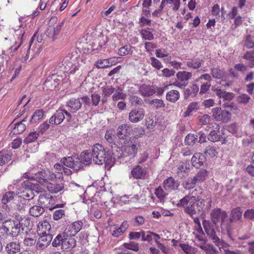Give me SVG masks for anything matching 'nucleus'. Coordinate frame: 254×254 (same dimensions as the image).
<instances>
[{"label": "nucleus", "mask_w": 254, "mask_h": 254, "mask_svg": "<svg viewBox=\"0 0 254 254\" xmlns=\"http://www.w3.org/2000/svg\"><path fill=\"white\" fill-rule=\"evenodd\" d=\"M92 160V152L87 150L81 152L80 157L78 155L64 157L61 159V162L64 166L78 171L83 169V165H90Z\"/></svg>", "instance_id": "obj_1"}, {"label": "nucleus", "mask_w": 254, "mask_h": 254, "mask_svg": "<svg viewBox=\"0 0 254 254\" xmlns=\"http://www.w3.org/2000/svg\"><path fill=\"white\" fill-rule=\"evenodd\" d=\"M228 217V213L219 208L213 209L210 213L211 221L215 227L217 228L218 223L220 222V226L222 233L226 234L230 239L233 241L234 239L231 234L232 224H230Z\"/></svg>", "instance_id": "obj_2"}, {"label": "nucleus", "mask_w": 254, "mask_h": 254, "mask_svg": "<svg viewBox=\"0 0 254 254\" xmlns=\"http://www.w3.org/2000/svg\"><path fill=\"white\" fill-rule=\"evenodd\" d=\"M93 161L95 164L102 165L103 163L111 164L113 162L111 152L106 151L105 148L101 144L97 143L92 147Z\"/></svg>", "instance_id": "obj_3"}, {"label": "nucleus", "mask_w": 254, "mask_h": 254, "mask_svg": "<svg viewBox=\"0 0 254 254\" xmlns=\"http://www.w3.org/2000/svg\"><path fill=\"white\" fill-rule=\"evenodd\" d=\"M21 185L24 190L22 191L18 192L17 198L25 199L28 202L34 198L35 196L34 191L36 192L41 191L42 188L37 183H32L30 180L23 182Z\"/></svg>", "instance_id": "obj_4"}, {"label": "nucleus", "mask_w": 254, "mask_h": 254, "mask_svg": "<svg viewBox=\"0 0 254 254\" xmlns=\"http://www.w3.org/2000/svg\"><path fill=\"white\" fill-rule=\"evenodd\" d=\"M178 206L184 208V211L190 216L194 214L200 213V205L198 201L194 200H189L188 197H184L181 199L177 204Z\"/></svg>", "instance_id": "obj_5"}, {"label": "nucleus", "mask_w": 254, "mask_h": 254, "mask_svg": "<svg viewBox=\"0 0 254 254\" xmlns=\"http://www.w3.org/2000/svg\"><path fill=\"white\" fill-rule=\"evenodd\" d=\"M23 221L29 222V220L26 219L24 220L22 219L21 221L9 219L4 221L5 224V229H6V230L8 231L9 236L12 237H16L19 235L21 230L23 231L24 230L22 225Z\"/></svg>", "instance_id": "obj_6"}, {"label": "nucleus", "mask_w": 254, "mask_h": 254, "mask_svg": "<svg viewBox=\"0 0 254 254\" xmlns=\"http://www.w3.org/2000/svg\"><path fill=\"white\" fill-rule=\"evenodd\" d=\"M56 18H52L49 23V25L45 31V35L46 36L50 39H52L54 41L57 39V36L59 34L62 27L63 26L64 21L63 20L61 22H59L56 26H54V22H55Z\"/></svg>", "instance_id": "obj_7"}, {"label": "nucleus", "mask_w": 254, "mask_h": 254, "mask_svg": "<svg viewBox=\"0 0 254 254\" xmlns=\"http://www.w3.org/2000/svg\"><path fill=\"white\" fill-rule=\"evenodd\" d=\"M64 119L68 122L71 120V116L69 113L64 109H58L54 114L50 118L49 123L52 125H60Z\"/></svg>", "instance_id": "obj_8"}, {"label": "nucleus", "mask_w": 254, "mask_h": 254, "mask_svg": "<svg viewBox=\"0 0 254 254\" xmlns=\"http://www.w3.org/2000/svg\"><path fill=\"white\" fill-rule=\"evenodd\" d=\"M212 117L214 119L218 122L227 123L231 119V113L230 111L222 110L221 108H214L212 109Z\"/></svg>", "instance_id": "obj_9"}, {"label": "nucleus", "mask_w": 254, "mask_h": 254, "mask_svg": "<svg viewBox=\"0 0 254 254\" xmlns=\"http://www.w3.org/2000/svg\"><path fill=\"white\" fill-rule=\"evenodd\" d=\"M40 236L37 243L36 247L38 249L43 250L46 248L52 241L53 236L50 232H38Z\"/></svg>", "instance_id": "obj_10"}, {"label": "nucleus", "mask_w": 254, "mask_h": 254, "mask_svg": "<svg viewBox=\"0 0 254 254\" xmlns=\"http://www.w3.org/2000/svg\"><path fill=\"white\" fill-rule=\"evenodd\" d=\"M144 115L145 111L143 108L135 107L129 112L128 120L131 123H137L143 120Z\"/></svg>", "instance_id": "obj_11"}, {"label": "nucleus", "mask_w": 254, "mask_h": 254, "mask_svg": "<svg viewBox=\"0 0 254 254\" xmlns=\"http://www.w3.org/2000/svg\"><path fill=\"white\" fill-rule=\"evenodd\" d=\"M83 225L81 220H77L72 223L69 222L65 228L66 233L70 236H75L80 230Z\"/></svg>", "instance_id": "obj_12"}, {"label": "nucleus", "mask_w": 254, "mask_h": 254, "mask_svg": "<svg viewBox=\"0 0 254 254\" xmlns=\"http://www.w3.org/2000/svg\"><path fill=\"white\" fill-rule=\"evenodd\" d=\"M53 201V197L49 194H41L39 196L38 200V204L42 207L43 208H47L50 210H52L54 207L51 203Z\"/></svg>", "instance_id": "obj_13"}, {"label": "nucleus", "mask_w": 254, "mask_h": 254, "mask_svg": "<svg viewBox=\"0 0 254 254\" xmlns=\"http://www.w3.org/2000/svg\"><path fill=\"white\" fill-rule=\"evenodd\" d=\"M197 201H198V204L200 207V213H206L209 211L211 208L212 203L210 195L206 196L205 199H198Z\"/></svg>", "instance_id": "obj_14"}, {"label": "nucleus", "mask_w": 254, "mask_h": 254, "mask_svg": "<svg viewBox=\"0 0 254 254\" xmlns=\"http://www.w3.org/2000/svg\"><path fill=\"white\" fill-rule=\"evenodd\" d=\"M68 233H65V237L62 243V249L64 250H68L73 248L76 246V240L73 238V236H68Z\"/></svg>", "instance_id": "obj_15"}, {"label": "nucleus", "mask_w": 254, "mask_h": 254, "mask_svg": "<svg viewBox=\"0 0 254 254\" xmlns=\"http://www.w3.org/2000/svg\"><path fill=\"white\" fill-rule=\"evenodd\" d=\"M131 127L129 125L125 124L119 127L117 135L121 139H125L129 135Z\"/></svg>", "instance_id": "obj_16"}, {"label": "nucleus", "mask_w": 254, "mask_h": 254, "mask_svg": "<svg viewBox=\"0 0 254 254\" xmlns=\"http://www.w3.org/2000/svg\"><path fill=\"white\" fill-rule=\"evenodd\" d=\"M243 210L241 207H237L232 209L230 215V224L237 221H240L242 218Z\"/></svg>", "instance_id": "obj_17"}, {"label": "nucleus", "mask_w": 254, "mask_h": 254, "mask_svg": "<svg viewBox=\"0 0 254 254\" xmlns=\"http://www.w3.org/2000/svg\"><path fill=\"white\" fill-rule=\"evenodd\" d=\"M64 188V184L61 181L58 182L49 183L47 184L48 190L53 193H56L63 190Z\"/></svg>", "instance_id": "obj_18"}, {"label": "nucleus", "mask_w": 254, "mask_h": 254, "mask_svg": "<svg viewBox=\"0 0 254 254\" xmlns=\"http://www.w3.org/2000/svg\"><path fill=\"white\" fill-rule=\"evenodd\" d=\"M139 92L143 96L149 97L155 93V88L152 85L142 84L139 88Z\"/></svg>", "instance_id": "obj_19"}, {"label": "nucleus", "mask_w": 254, "mask_h": 254, "mask_svg": "<svg viewBox=\"0 0 254 254\" xmlns=\"http://www.w3.org/2000/svg\"><path fill=\"white\" fill-rule=\"evenodd\" d=\"M205 160V157L202 153H197L193 155L191 159V162L192 166L198 168H200L203 165Z\"/></svg>", "instance_id": "obj_20"}, {"label": "nucleus", "mask_w": 254, "mask_h": 254, "mask_svg": "<svg viewBox=\"0 0 254 254\" xmlns=\"http://www.w3.org/2000/svg\"><path fill=\"white\" fill-rule=\"evenodd\" d=\"M20 243L17 241L11 242L6 244L5 251L8 254H14L19 252Z\"/></svg>", "instance_id": "obj_21"}, {"label": "nucleus", "mask_w": 254, "mask_h": 254, "mask_svg": "<svg viewBox=\"0 0 254 254\" xmlns=\"http://www.w3.org/2000/svg\"><path fill=\"white\" fill-rule=\"evenodd\" d=\"M179 186L178 182L176 181L172 177H169L165 180L163 183V187L166 190H176Z\"/></svg>", "instance_id": "obj_22"}, {"label": "nucleus", "mask_w": 254, "mask_h": 254, "mask_svg": "<svg viewBox=\"0 0 254 254\" xmlns=\"http://www.w3.org/2000/svg\"><path fill=\"white\" fill-rule=\"evenodd\" d=\"M111 146L112 147L111 155L113 158V162L112 163H114L117 159H120L126 156L124 152L123 151L121 148L118 147L116 144H114V146L111 145Z\"/></svg>", "instance_id": "obj_23"}, {"label": "nucleus", "mask_w": 254, "mask_h": 254, "mask_svg": "<svg viewBox=\"0 0 254 254\" xmlns=\"http://www.w3.org/2000/svg\"><path fill=\"white\" fill-rule=\"evenodd\" d=\"M81 105L79 98H72L67 102L69 110L72 113H75L80 109Z\"/></svg>", "instance_id": "obj_24"}, {"label": "nucleus", "mask_w": 254, "mask_h": 254, "mask_svg": "<svg viewBox=\"0 0 254 254\" xmlns=\"http://www.w3.org/2000/svg\"><path fill=\"white\" fill-rule=\"evenodd\" d=\"M55 75L53 74L52 77H48L44 83V85L50 90H53L56 89L59 85V80L57 78H53Z\"/></svg>", "instance_id": "obj_25"}, {"label": "nucleus", "mask_w": 254, "mask_h": 254, "mask_svg": "<svg viewBox=\"0 0 254 254\" xmlns=\"http://www.w3.org/2000/svg\"><path fill=\"white\" fill-rule=\"evenodd\" d=\"M79 59L78 60H71V61L67 63L65 61L64 62L65 67L69 73L73 74L77 69H78L79 66Z\"/></svg>", "instance_id": "obj_26"}, {"label": "nucleus", "mask_w": 254, "mask_h": 254, "mask_svg": "<svg viewBox=\"0 0 254 254\" xmlns=\"http://www.w3.org/2000/svg\"><path fill=\"white\" fill-rule=\"evenodd\" d=\"M203 63V60L198 58H194L188 60L186 64L189 67L193 69H197L202 66Z\"/></svg>", "instance_id": "obj_27"}, {"label": "nucleus", "mask_w": 254, "mask_h": 254, "mask_svg": "<svg viewBox=\"0 0 254 254\" xmlns=\"http://www.w3.org/2000/svg\"><path fill=\"white\" fill-rule=\"evenodd\" d=\"M131 173L134 178L139 179L145 177L146 171L144 169L138 165L131 170Z\"/></svg>", "instance_id": "obj_28"}, {"label": "nucleus", "mask_w": 254, "mask_h": 254, "mask_svg": "<svg viewBox=\"0 0 254 254\" xmlns=\"http://www.w3.org/2000/svg\"><path fill=\"white\" fill-rule=\"evenodd\" d=\"M180 97V92L177 90H171L166 95V100L171 103H175Z\"/></svg>", "instance_id": "obj_29"}, {"label": "nucleus", "mask_w": 254, "mask_h": 254, "mask_svg": "<svg viewBox=\"0 0 254 254\" xmlns=\"http://www.w3.org/2000/svg\"><path fill=\"white\" fill-rule=\"evenodd\" d=\"M178 80L184 83H188V81L192 77V73L190 72L186 71H179L176 74Z\"/></svg>", "instance_id": "obj_30"}, {"label": "nucleus", "mask_w": 254, "mask_h": 254, "mask_svg": "<svg viewBox=\"0 0 254 254\" xmlns=\"http://www.w3.org/2000/svg\"><path fill=\"white\" fill-rule=\"evenodd\" d=\"M199 91L198 85L195 84H192L190 88H186L184 90V95L187 97H195Z\"/></svg>", "instance_id": "obj_31"}, {"label": "nucleus", "mask_w": 254, "mask_h": 254, "mask_svg": "<svg viewBox=\"0 0 254 254\" xmlns=\"http://www.w3.org/2000/svg\"><path fill=\"white\" fill-rule=\"evenodd\" d=\"M114 62L111 58L100 60L96 62L95 65L98 68H108L112 65Z\"/></svg>", "instance_id": "obj_32"}, {"label": "nucleus", "mask_w": 254, "mask_h": 254, "mask_svg": "<svg viewBox=\"0 0 254 254\" xmlns=\"http://www.w3.org/2000/svg\"><path fill=\"white\" fill-rule=\"evenodd\" d=\"M44 211V208L39 205H35L29 208L30 214L33 217H38L41 215Z\"/></svg>", "instance_id": "obj_33"}, {"label": "nucleus", "mask_w": 254, "mask_h": 254, "mask_svg": "<svg viewBox=\"0 0 254 254\" xmlns=\"http://www.w3.org/2000/svg\"><path fill=\"white\" fill-rule=\"evenodd\" d=\"M202 224L205 232L208 237L212 236L216 233V229L214 226L211 224L209 222L204 220L203 221Z\"/></svg>", "instance_id": "obj_34"}, {"label": "nucleus", "mask_w": 254, "mask_h": 254, "mask_svg": "<svg viewBox=\"0 0 254 254\" xmlns=\"http://www.w3.org/2000/svg\"><path fill=\"white\" fill-rule=\"evenodd\" d=\"M26 118H24L22 121L17 123L15 124L11 132L14 134H17L22 133L26 128L25 125L23 123L26 121Z\"/></svg>", "instance_id": "obj_35"}, {"label": "nucleus", "mask_w": 254, "mask_h": 254, "mask_svg": "<svg viewBox=\"0 0 254 254\" xmlns=\"http://www.w3.org/2000/svg\"><path fill=\"white\" fill-rule=\"evenodd\" d=\"M46 174L47 172L45 170L39 171L35 173L32 179L40 184H44L46 182Z\"/></svg>", "instance_id": "obj_36"}, {"label": "nucleus", "mask_w": 254, "mask_h": 254, "mask_svg": "<svg viewBox=\"0 0 254 254\" xmlns=\"http://www.w3.org/2000/svg\"><path fill=\"white\" fill-rule=\"evenodd\" d=\"M171 3L174 4L173 10L177 11L180 6V0H162L159 8L163 9L167 4Z\"/></svg>", "instance_id": "obj_37"}, {"label": "nucleus", "mask_w": 254, "mask_h": 254, "mask_svg": "<svg viewBox=\"0 0 254 254\" xmlns=\"http://www.w3.org/2000/svg\"><path fill=\"white\" fill-rule=\"evenodd\" d=\"M127 95L123 91V89L118 87L115 88L114 92L112 96V99L113 101H117L120 99L124 100L126 99Z\"/></svg>", "instance_id": "obj_38"}, {"label": "nucleus", "mask_w": 254, "mask_h": 254, "mask_svg": "<svg viewBox=\"0 0 254 254\" xmlns=\"http://www.w3.org/2000/svg\"><path fill=\"white\" fill-rule=\"evenodd\" d=\"M199 107L198 103H190L188 106L187 111L184 113V117H189L191 115V113L196 112L199 109Z\"/></svg>", "instance_id": "obj_39"}, {"label": "nucleus", "mask_w": 254, "mask_h": 254, "mask_svg": "<svg viewBox=\"0 0 254 254\" xmlns=\"http://www.w3.org/2000/svg\"><path fill=\"white\" fill-rule=\"evenodd\" d=\"M202 192V190L200 188L194 189L192 190L191 192L185 197H188L189 200H197L198 199L200 198L199 197Z\"/></svg>", "instance_id": "obj_40"}, {"label": "nucleus", "mask_w": 254, "mask_h": 254, "mask_svg": "<svg viewBox=\"0 0 254 254\" xmlns=\"http://www.w3.org/2000/svg\"><path fill=\"white\" fill-rule=\"evenodd\" d=\"M125 155H131L134 157L137 153L136 145L131 143L128 145H126L124 148Z\"/></svg>", "instance_id": "obj_41"}, {"label": "nucleus", "mask_w": 254, "mask_h": 254, "mask_svg": "<svg viewBox=\"0 0 254 254\" xmlns=\"http://www.w3.org/2000/svg\"><path fill=\"white\" fill-rule=\"evenodd\" d=\"M44 116V111L42 109L36 110L32 116L30 122L36 123L39 122L42 119Z\"/></svg>", "instance_id": "obj_42"}, {"label": "nucleus", "mask_w": 254, "mask_h": 254, "mask_svg": "<svg viewBox=\"0 0 254 254\" xmlns=\"http://www.w3.org/2000/svg\"><path fill=\"white\" fill-rule=\"evenodd\" d=\"M17 198V194H15L13 191H8L5 193L1 199V202L3 204H6L11 200Z\"/></svg>", "instance_id": "obj_43"}, {"label": "nucleus", "mask_w": 254, "mask_h": 254, "mask_svg": "<svg viewBox=\"0 0 254 254\" xmlns=\"http://www.w3.org/2000/svg\"><path fill=\"white\" fill-rule=\"evenodd\" d=\"M200 248L203 250L206 254H217L218 250L212 245H200Z\"/></svg>", "instance_id": "obj_44"}, {"label": "nucleus", "mask_w": 254, "mask_h": 254, "mask_svg": "<svg viewBox=\"0 0 254 254\" xmlns=\"http://www.w3.org/2000/svg\"><path fill=\"white\" fill-rule=\"evenodd\" d=\"M65 232L59 234L56 237L52 243L53 247H57L61 246V248L62 247V243L64 241V238L65 237Z\"/></svg>", "instance_id": "obj_45"}, {"label": "nucleus", "mask_w": 254, "mask_h": 254, "mask_svg": "<svg viewBox=\"0 0 254 254\" xmlns=\"http://www.w3.org/2000/svg\"><path fill=\"white\" fill-rule=\"evenodd\" d=\"M243 57L245 59L249 61V67H254V49H253L251 51L246 52Z\"/></svg>", "instance_id": "obj_46"}, {"label": "nucleus", "mask_w": 254, "mask_h": 254, "mask_svg": "<svg viewBox=\"0 0 254 254\" xmlns=\"http://www.w3.org/2000/svg\"><path fill=\"white\" fill-rule=\"evenodd\" d=\"M105 138L107 141L114 146L115 139L116 138L115 132L113 130H107L105 135Z\"/></svg>", "instance_id": "obj_47"}, {"label": "nucleus", "mask_w": 254, "mask_h": 254, "mask_svg": "<svg viewBox=\"0 0 254 254\" xmlns=\"http://www.w3.org/2000/svg\"><path fill=\"white\" fill-rule=\"evenodd\" d=\"M18 203L16 204V208L19 211H24L26 208H28L30 204L28 205V202L25 199L18 198Z\"/></svg>", "instance_id": "obj_48"}, {"label": "nucleus", "mask_w": 254, "mask_h": 254, "mask_svg": "<svg viewBox=\"0 0 254 254\" xmlns=\"http://www.w3.org/2000/svg\"><path fill=\"white\" fill-rule=\"evenodd\" d=\"M203 152L206 155H208L211 158L216 156L217 154L216 147L211 145L206 147Z\"/></svg>", "instance_id": "obj_49"}, {"label": "nucleus", "mask_w": 254, "mask_h": 254, "mask_svg": "<svg viewBox=\"0 0 254 254\" xmlns=\"http://www.w3.org/2000/svg\"><path fill=\"white\" fill-rule=\"evenodd\" d=\"M11 153L0 152V165L2 166L11 159Z\"/></svg>", "instance_id": "obj_50"}, {"label": "nucleus", "mask_w": 254, "mask_h": 254, "mask_svg": "<svg viewBox=\"0 0 254 254\" xmlns=\"http://www.w3.org/2000/svg\"><path fill=\"white\" fill-rule=\"evenodd\" d=\"M211 74L213 77L217 79H222L224 76L223 70L217 67H213L211 69Z\"/></svg>", "instance_id": "obj_51"}, {"label": "nucleus", "mask_w": 254, "mask_h": 254, "mask_svg": "<svg viewBox=\"0 0 254 254\" xmlns=\"http://www.w3.org/2000/svg\"><path fill=\"white\" fill-rule=\"evenodd\" d=\"M197 139V136L194 134H188L185 139V142L186 145H193Z\"/></svg>", "instance_id": "obj_52"}, {"label": "nucleus", "mask_w": 254, "mask_h": 254, "mask_svg": "<svg viewBox=\"0 0 254 254\" xmlns=\"http://www.w3.org/2000/svg\"><path fill=\"white\" fill-rule=\"evenodd\" d=\"M129 102L132 106H134L141 105L143 103L142 99L136 95L130 96Z\"/></svg>", "instance_id": "obj_53"}, {"label": "nucleus", "mask_w": 254, "mask_h": 254, "mask_svg": "<svg viewBox=\"0 0 254 254\" xmlns=\"http://www.w3.org/2000/svg\"><path fill=\"white\" fill-rule=\"evenodd\" d=\"M39 136V133L36 131L30 132L28 136L24 139V142L28 144L35 141Z\"/></svg>", "instance_id": "obj_54"}, {"label": "nucleus", "mask_w": 254, "mask_h": 254, "mask_svg": "<svg viewBox=\"0 0 254 254\" xmlns=\"http://www.w3.org/2000/svg\"><path fill=\"white\" fill-rule=\"evenodd\" d=\"M38 227L39 228V231L38 232L41 231V232H46L48 233L51 229V225L50 223L46 221H44L41 223H40L38 225Z\"/></svg>", "instance_id": "obj_55"}, {"label": "nucleus", "mask_w": 254, "mask_h": 254, "mask_svg": "<svg viewBox=\"0 0 254 254\" xmlns=\"http://www.w3.org/2000/svg\"><path fill=\"white\" fill-rule=\"evenodd\" d=\"M220 135L216 131L211 130L208 135V139L212 142H216L220 140Z\"/></svg>", "instance_id": "obj_56"}, {"label": "nucleus", "mask_w": 254, "mask_h": 254, "mask_svg": "<svg viewBox=\"0 0 254 254\" xmlns=\"http://www.w3.org/2000/svg\"><path fill=\"white\" fill-rule=\"evenodd\" d=\"M140 34L143 39L145 40H152L154 38V36L151 32L148 29H142Z\"/></svg>", "instance_id": "obj_57"}, {"label": "nucleus", "mask_w": 254, "mask_h": 254, "mask_svg": "<svg viewBox=\"0 0 254 254\" xmlns=\"http://www.w3.org/2000/svg\"><path fill=\"white\" fill-rule=\"evenodd\" d=\"M149 104L152 105L156 109L163 108L165 106L163 101L161 99H153L149 101Z\"/></svg>", "instance_id": "obj_58"}, {"label": "nucleus", "mask_w": 254, "mask_h": 254, "mask_svg": "<svg viewBox=\"0 0 254 254\" xmlns=\"http://www.w3.org/2000/svg\"><path fill=\"white\" fill-rule=\"evenodd\" d=\"M24 246H26L27 248L30 249L31 247L34 246L36 243V239L34 238H30L26 237L24 240Z\"/></svg>", "instance_id": "obj_59"}, {"label": "nucleus", "mask_w": 254, "mask_h": 254, "mask_svg": "<svg viewBox=\"0 0 254 254\" xmlns=\"http://www.w3.org/2000/svg\"><path fill=\"white\" fill-rule=\"evenodd\" d=\"M102 96L109 97L114 92L115 88L111 86H107L102 87Z\"/></svg>", "instance_id": "obj_60"}, {"label": "nucleus", "mask_w": 254, "mask_h": 254, "mask_svg": "<svg viewBox=\"0 0 254 254\" xmlns=\"http://www.w3.org/2000/svg\"><path fill=\"white\" fill-rule=\"evenodd\" d=\"M133 134L136 138L140 137L145 134V130L142 127H137L132 129Z\"/></svg>", "instance_id": "obj_61"}, {"label": "nucleus", "mask_w": 254, "mask_h": 254, "mask_svg": "<svg viewBox=\"0 0 254 254\" xmlns=\"http://www.w3.org/2000/svg\"><path fill=\"white\" fill-rule=\"evenodd\" d=\"M150 61L151 65L156 69L159 70L163 67L161 62L154 57H151Z\"/></svg>", "instance_id": "obj_62"}, {"label": "nucleus", "mask_w": 254, "mask_h": 254, "mask_svg": "<svg viewBox=\"0 0 254 254\" xmlns=\"http://www.w3.org/2000/svg\"><path fill=\"white\" fill-rule=\"evenodd\" d=\"M179 246L186 254H194V249L188 245L180 244Z\"/></svg>", "instance_id": "obj_63"}, {"label": "nucleus", "mask_w": 254, "mask_h": 254, "mask_svg": "<svg viewBox=\"0 0 254 254\" xmlns=\"http://www.w3.org/2000/svg\"><path fill=\"white\" fill-rule=\"evenodd\" d=\"M245 45L248 48H253L254 49V37L251 35L247 36L245 42Z\"/></svg>", "instance_id": "obj_64"}]
</instances>
